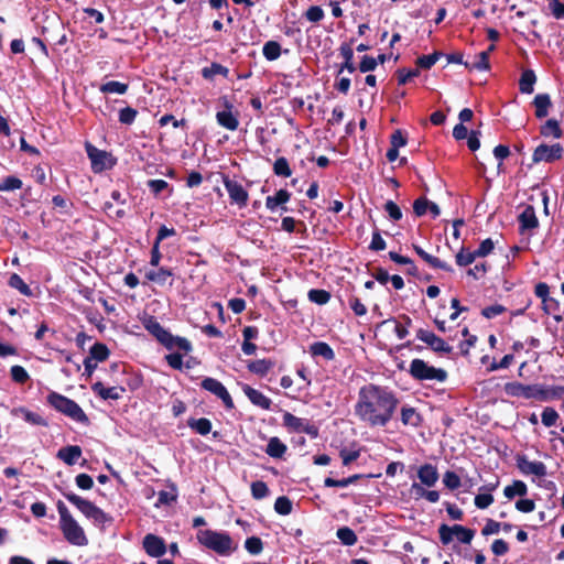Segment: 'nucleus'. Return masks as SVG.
I'll return each mask as SVG.
<instances>
[{"instance_id": "nucleus-1", "label": "nucleus", "mask_w": 564, "mask_h": 564, "mask_svg": "<svg viewBox=\"0 0 564 564\" xmlns=\"http://www.w3.org/2000/svg\"><path fill=\"white\" fill-rule=\"evenodd\" d=\"M399 399L388 387L366 384L358 392L356 415L370 426H386L398 408Z\"/></svg>"}, {"instance_id": "nucleus-2", "label": "nucleus", "mask_w": 564, "mask_h": 564, "mask_svg": "<svg viewBox=\"0 0 564 564\" xmlns=\"http://www.w3.org/2000/svg\"><path fill=\"white\" fill-rule=\"evenodd\" d=\"M142 325L167 350H180L188 354L193 348L188 339L171 334L154 316L145 315L142 318Z\"/></svg>"}, {"instance_id": "nucleus-3", "label": "nucleus", "mask_w": 564, "mask_h": 564, "mask_svg": "<svg viewBox=\"0 0 564 564\" xmlns=\"http://www.w3.org/2000/svg\"><path fill=\"white\" fill-rule=\"evenodd\" d=\"M196 539L208 550L220 556H229L237 550V544L228 532L214 531L210 529L198 530Z\"/></svg>"}, {"instance_id": "nucleus-4", "label": "nucleus", "mask_w": 564, "mask_h": 564, "mask_svg": "<svg viewBox=\"0 0 564 564\" xmlns=\"http://www.w3.org/2000/svg\"><path fill=\"white\" fill-rule=\"evenodd\" d=\"M506 392L513 397L546 401L549 399L560 398L564 394V386L544 388L540 384L525 386L513 382L506 384Z\"/></svg>"}, {"instance_id": "nucleus-5", "label": "nucleus", "mask_w": 564, "mask_h": 564, "mask_svg": "<svg viewBox=\"0 0 564 564\" xmlns=\"http://www.w3.org/2000/svg\"><path fill=\"white\" fill-rule=\"evenodd\" d=\"M56 507L59 514V528L66 541L77 546L87 545L88 540L83 528L73 518L65 503L58 501Z\"/></svg>"}, {"instance_id": "nucleus-6", "label": "nucleus", "mask_w": 564, "mask_h": 564, "mask_svg": "<svg viewBox=\"0 0 564 564\" xmlns=\"http://www.w3.org/2000/svg\"><path fill=\"white\" fill-rule=\"evenodd\" d=\"M409 373L419 381L444 382L447 379L446 370L430 366L426 361L419 358L410 362Z\"/></svg>"}, {"instance_id": "nucleus-7", "label": "nucleus", "mask_w": 564, "mask_h": 564, "mask_svg": "<svg viewBox=\"0 0 564 564\" xmlns=\"http://www.w3.org/2000/svg\"><path fill=\"white\" fill-rule=\"evenodd\" d=\"M47 402L58 412L69 416L76 422L86 423L88 417L83 409L72 399L59 393L51 392L47 395Z\"/></svg>"}, {"instance_id": "nucleus-8", "label": "nucleus", "mask_w": 564, "mask_h": 564, "mask_svg": "<svg viewBox=\"0 0 564 564\" xmlns=\"http://www.w3.org/2000/svg\"><path fill=\"white\" fill-rule=\"evenodd\" d=\"M438 535L442 544L444 545H448L453 541L454 536L460 543L469 544L475 536V531L460 524H454L452 527L441 524L438 527Z\"/></svg>"}, {"instance_id": "nucleus-9", "label": "nucleus", "mask_w": 564, "mask_h": 564, "mask_svg": "<svg viewBox=\"0 0 564 564\" xmlns=\"http://www.w3.org/2000/svg\"><path fill=\"white\" fill-rule=\"evenodd\" d=\"M563 147L560 143H554L552 145L542 143L535 148L532 161L533 163L540 162H553L560 160L563 155Z\"/></svg>"}, {"instance_id": "nucleus-10", "label": "nucleus", "mask_w": 564, "mask_h": 564, "mask_svg": "<svg viewBox=\"0 0 564 564\" xmlns=\"http://www.w3.org/2000/svg\"><path fill=\"white\" fill-rule=\"evenodd\" d=\"M517 468L524 476H535L538 478L545 477L547 474L546 466L540 460H529L525 455H519L516 459Z\"/></svg>"}, {"instance_id": "nucleus-11", "label": "nucleus", "mask_w": 564, "mask_h": 564, "mask_svg": "<svg viewBox=\"0 0 564 564\" xmlns=\"http://www.w3.org/2000/svg\"><path fill=\"white\" fill-rule=\"evenodd\" d=\"M200 386L204 390H206V391L213 393L214 395H216L217 398H219L227 409L234 408V401H232L228 390L219 380H217L215 378L207 377L202 381Z\"/></svg>"}, {"instance_id": "nucleus-12", "label": "nucleus", "mask_w": 564, "mask_h": 564, "mask_svg": "<svg viewBox=\"0 0 564 564\" xmlns=\"http://www.w3.org/2000/svg\"><path fill=\"white\" fill-rule=\"evenodd\" d=\"M416 338L425 343L435 352L449 354L453 349L443 338L427 329H417Z\"/></svg>"}, {"instance_id": "nucleus-13", "label": "nucleus", "mask_w": 564, "mask_h": 564, "mask_svg": "<svg viewBox=\"0 0 564 564\" xmlns=\"http://www.w3.org/2000/svg\"><path fill=\"white\" fill-rule=\"evenodd\" d=\"M224 186L231 203L237 204L239 207L247 206L249 194L240 183L230 178H225Z\"/></svg>"}, {"instance_id": "nucleus-14", "label": "nucleus", "mask_w": 564, "mask_h": 564, "mask_svg": "<svg viewBox=\"0 0 564 564\" xmlns=\"http://www.w3.org/2000/svg\"><path fill=\"white\" fill-rule=\"evenodd\" d=\"M143 549L152 557H161L166 552V545L164 540L151 533L144 536Z\"/></svg>"}, {"instance_id": "nucleus-15", "label": "nucleus", "mask_w": 564, "mask_h": 564, "mask_svg": "<svg viewBox=\"0 0 564 564\" xmlns=\"http://www.w3.org/2000/svg\"><path fill=\"white\" fill-rule=\"evenodd\" d=\"M216 120L220 127L230 131L237 130L239 126L238 116L234 113L232 105L229 102H226L224 110L216 113Z\"/></svg>"}, {"instance_id": "nucleus-16", "label": "nucleus", "mask_w": 564, "mask_h": 564, "mask_svg": "<svg viewBox=\"0 0 564 564\" xmlns=\"http://www.w3.org/2000/svg\"><path fill=\"white\" fill-rule=\"evenodd\" d=\"M86 150L95 172L102 171L107 167L106 161L110 159V155L106 151L99 150L91 144H87Z\"/></svg>"}, {"instance_id": "nucleus-17", "label": "nucleus", "mask_w": 564, "mask_h": 564, "mask_svg": "<svg viewBox=\"0 0 564 564\" xmlns=\"http://www.w3.org/2000/svg\"><path fill=\"white\" fill-rule=\"evenodd\" d=\"M242 391L253 405L259 406L263 410H270L272 401L270 398L264 395L261 391H259L248 384H243Z\"/></svg>"}, {"instance_id": "nucleus-18", "label": "nucleus", "mask_w": 564, "mask_h": 564, "mask_svg": "<svg viewBox=\"0 0 564 564\" xmlns=\"http://www.w3.org/2000/svg\"><path fill=\"white\" fill-rule=\"evenodd\" d=\"M93 391L102 400H118L122 397L124 388L122 387H105L102 382L98 381L91 386Z\"/></svg>"}, {"instance_id": "nucleus-19", "label": "nucleus", "mask_w": 564, "mask_h": 564, "mask_svg": "<svg viewBox=\"0 0 564 564\" xmlns=\"http://www.w3.org/2000/svg\"><path fill=\"white\" fill-rule=\"evenodd\" d=\"M63 496L73 503L87 519L95 509L96 505L89 500L82 498L74 492H63Z\"/></svg>"}, {"instance_id": "nucleus-20", "label": "nucleus", "mask_w": 564, "mask_h": 564, "mask_svg": "<svg viewBox=\"0 0 564 564\" xmlns=\"http://www.w3.org/2000/svg\"><path fill=\"white\" fill-rule=\"evenodd\" d=\"M417 477L422 485L433 487L438 480L437 468L432 464H424L419 468Z\"/></svg>"}, {"instance_id": "nucleus-21", "label": "nucleus", "mask_w": 564, "mask_h": 564, "mask_svg": "<svg viewBox=\"0 0 564 564\" xmlns=\"http://www.w3.org/2000/svg\"><path fill=\"white\" fill-rule=\"evenodd\" d=\"M519 224H520V230H531L539 226V221L535 215L534 207L531 205H528L523 212L519 215Z\"/></svg>"}, {"instance_id": "nucleus-22", "label": "nucleus", "mask_w": 564, "mask_h": 564, "mask_svg": "<svg viewBox=\"0 0 564 564\" xmlns=\"http://www.w3.org/2000/svg\"><path fill=\"white\" fill-rule=\"evenodd\" d=\"M80 456L82 448L78 445H67L62 447L56 454V457L68 466L75 465Z\"/></svg>"}, {"instance_id": "nucleus-23", "label": "nucleus", "mask_w": 564, "mask_h": 564, "mask_svg": "<svg viewBox=\"0 0 564 564\" xmlns=\"http://www.w3.org/2000/svg\"><path fill=\"white\" fill-rule=\"evenodd\" d=\"M11 414L14 416L21 415L24 419V421L32 425H47L45 419H43L40 414L32 412L23 406L12 409Z\"/></svg>"}, {"instance_id": "nucleus-24", "label": "nucleus", "mask_w": 564, "mask_h": 564, "mask_svg": "<svg viewBox=\"0 0 564 564\" xmlns=\"http://www.w3.org/2000/svg\"><path fill=\"white\" fill-rule=\"evenodd\" d=\"M310 354L312 357H322L330 361L335 358L333 348L325 341H315L310 346Z\"/></svg>"}, {"instance_id": "nucleus-25", "label": "nucleus", "mask_w": 564, "mask_h": 564, "mask_svg": "<svg viewBox=\"0 0 564 564\" xmlns=\"http://www.w3.org/2000/svg\"><path fill=\"white\" fill-rule=\"evenodd\" d=\"M413 249L416 252V254L420 258H422L425 262H427L432 268L441 269L444 271H452L451 265H448L446 262L440 260L438 258L427 253L420 246H413Z\"/></svg>"}, {"instance_id": "nucleus-26", "label": "nucleus", "mask_w": 564, "mask_h": 564, "mask_svg": "<svg viewBox=\"0 0 564 564\" xmlns=\"http://www.w3.org/2000/svg\"><path fill=\"white\" fill-rule=\"evenodd\" d=\"M401 422L406 426L417 427L422 417L414 408L404 405L401 408Z\"/></svg>"}, {"instance_id": "nucleus-27", "label": "nucleus", "mask_w": 564, "mask_h": 564, "mask_svg": "<svg viewBox=\"0 0 564 564\" xmlns=\"http://www.w3.org/2000/svg\"><path fill=\"white\" fill-rule=\"evenodd\" d=\"M288 447L279 437H271L267 444L265 453L272 458H282Z\"/></svg>"}, {"instance_id": "nucleus-28", "label": "nucleus", "mask_w": 564, "mask_h": 564, "mask_svg": "<svg viewBox=\"0 0 564 564\" xmlns=\"http://www.w3.org/2000/svg\"><path fill=\"white\" fill-rule=\"evenodd\" d=\"M536 82L535 73L532 69L522 72L519 80V89L522 94H532Z\"/></svg>"}, {"instance_id": "nucleus-29", "label": "nucleus", "mask_w": 564, "mask_h": 564, "mask_svg": "<svg viewBox=\"0 0 564 564\" xmlns=\"http://www.w3.org/2000/svg\"><path fill=\"white\" fill-rule=\"evenodd\" d=\"M291 194L286 189H280L275 195L265 198V207L271 212H275L280 205L288 203Z\"/></svg>"}, {"instance_id": "nucleus-30", "label": "nucleus", "mask_w": 564, "mask_h": 564, "mask_svg": "<svg viewBox=\"0 0 564 564\" xmlns=\"http://www.w3.org/2000/svg\"><path fill=\"white\" fill-rule=\"evenodd\" d=\"M533 105L535 107V116L542 119L547 116L551 106V99L547 94H539L534 97Z\"/></svg>"}, {"instance_id": "nucleus-31", "label": "nucleus", "mask_w": 564, "mask_h": 564, "mask_svg": "<svg viewBox=\"0 0 564 564\" xmlns=\"http://www.w3.org/2000/svg\"><path fill=\"white\" fill-rule=\"evenodd\" d=\"M464 66L469 70H488L490 68L488 52H480L475 56L473 62L464 63Z\"/></svg>"}, {"instance_id": "nucleus-32", "label": "nucleus", "mask_w": 564, "mask_h": 564, "mask_svg": "<svg viewBox=\"0 0 564 564\" xmlns=\"http://www.w3.org/2000/svg\"><path fill=\"white\" fill-rule=\"evenodd\" d=\"M187 425L199 435H207L208 433L212 432V422L206 417H191L187 421Z\"/></svg>"}, {"instance_id": "nucleus-33", "label": "nucleus", "mask_w": 564, "mask_h": 564, "mask_svg": "<svg viewBox=\"0 0 564 564\" xmlns=\"http://www.w3.org/2000/svg\"><path fill=\"white\" fill-rule=\"evenodd\" d=\"M528 492V487L522 480H513V482L503 489V495L508 499H513L516 496L523 497Z\"/></svg>"}, {"instance_id": "nucleus-34", "label": "nucleus", "mask_w": 564, "mask_h": 564, "mask_svg": "<svg viewBox=\"0 0 564 564\" xmlns=\"http://www.w3.org/2000/svg\"><path fill=\"white\" fill-rule=\"evenodd\" d=\"M273 364L272 361L268 359H258L250 361L247 366L248 370L252 373L259 375V376H265L269 370L272 368Z\"/></svg>"}, {"instance_id": "nucleus-35", "label": "nucleus", "mask_w": 564, "mask_h": 564, "mask_svg": "<svg viewBox=\"0 0 564 564\" xmlns=\"http://www.w3.org/2000/svg\"><path fill=\"white\" fill-rule=\"evenodd\" d=\"M109 349L105 344L96 343L89 349L88 358H93L95 362L105 361L109 357Z\"/></svg>"}, {"instance_id": "nucleus-36", "label": "nucleus", "mask_w": 564, "mask_h": 564, "mask_svg": "<svg viewBox=\"0 0 564 564\" xmlns=\"http://www.w3.org/2000/svg\"><path fill=\"white\" fill-rule=\"evenodd\" d=\"M99 90L104 94L123 95L128 90V85L117 80H110L100 85Z\"/></svg>"}, {"instance_id": "nucleus-37", "label": "nucleus", "mask_w": 564, "mask_h": 564, "mask_svg": "<svg viewBox=\"0 0 564 564\" xmlns=\"http://www.w3.org/2000/svg\"><path fill=\"white\" fill-rule=\"evenodd\" d=\"M540 133L546 138L551 135L556 139L561 138L562 130L558 121L555 119H549L543 126H541Z\"/></svg>"}, {"instance_id": "nucleus-38", "label": "nucleus", "mask_w": 564, "mask_h": 564, "mask_svg": "<svg viewBox=\"0 0 564 564\" xmlns=\"http://www.w3.org/2000/svg\"><path fill=\"white\" fill-rule=\"evenodd\" d=\"M305 422V419L297 417L290 412L283 414V425L291 431L301 433Z\"/></svg>"}, {"instance_id": "nucleus-39", "label": "nucleus", "mask_w": 564, "mask_h": 564, "mask_svg": "<svg viewBox=\"0 0 564 564\" xmlns=\"http://www.w3.org/2000/svg\"><path fill=\"white\" fill-rule=\"evenodd\" d=\"M149 281L158 284H164L166 280L172 276V271L166 268H160L158 270H150L145 273Z\"/></svg>"}, {"instance_id": "nucleus-40", "label": "nucleus", "mask_w": 564, "mask_h": 564, "mask_svg": "<svg viewBox=\"0 0 564 564\" xmlns=\"http://www.w3.org/2000/svg\"><path fill=\"white\" fill-rule=\"evenodd\" d=\"M262 54L268 61H275L281 56V45L275 41H268L262 47Z\"/></svg>"}, {"instance_id": "nucleus-41", "label": "nucleus", "mask_w": 564, "mask_h": 564, "mask_svg": "<svg viewBox=\"0 0 564 564\" xmlns=\"http://www.w3.org/2000/svg\"><path fill=\"white\" fill-rule=\"evenodd\" d=\"M336 536L340 540L344 545L351 546L357 543V535L348 527H341L337 530Z\"/></svg>"}, {"instance_id": "nucleus-42", "label": "nucleus", "mask_w": 564, "mask_h": 564, "mask_svg": "<svg viewBox=\"0 0 564 564\" xmlns=\"http://www.w3.org/2000/svg\"><path fill=\"white\" fill-rule=\"evenodd\" d=\"M8 283L12 289L18 290L21 294H23L25 296L32 295V290L19 274H17V273L11 274Z\"/></svg>"}, {"instance_id": "nucleus-43", "label": "nucleus", "mask_w": 564, "mask_h": 564, "mask_svg": "<svg viewBox=\"0 0 564 564\" xmlns=\"http://www.w3.org/2000/svg\"><path fill=\"white\" fill-rule=\"evenodd\" d=\"M228 73H229L228 68L218 63H212V65L209 67H205L202 70V75L206 79H212L216 75H221L224 77H227Z\"/></svg>"}, {"instance_id": "nucleus-44", "label": "nucleus", "mask_w": 564, "mask_h": 564, "mask_svg": "<svg viewBox=\"0 0 564 564\" xmlns=\"http://www.w3.org/2000/svg\"><path fill=\"white\" fill-rule=\"evenodd\" d=\"M89 520H91L94 524L98 527H105L106 524L111 523L112 518L96 506L90 513Z\"/></svg>"}, {"instance_id": "nucleus-45", "label": "nucleus", "mask_w": 564, "mask_h": 564, "mask_svg": "<svg viewBox=\"0 0 564 564\" xmlns=\"http://www.w3.org/2000/svg\"><path fill=\"white\" fill-rule=\"evenodd\" d=\"M308 300L318 305H324L330 300V294L325 290L312 289L308 291Z\"/></svg>"}, {"instance_id": "nucleus-46", "label": "nucleus", "mask_w": 564, "mask_h": 564, "mask_svg": "<svg viewBox=\"0 0 564 564\" xmlns=\"http://www.w3.org/2000/svg\"><path fill=\"white\" fill-rule=\"evenodd\" d=\"M274 510L281 516H288L292 512V501L285 497H278L274 502Z\"/></svg>"}, {"instance_id": "nucleus-47", "label": "nucleus", "mask_w": 564, "mask_h": 564, "mask_svg": "<svg viewBox=\"0 0 564 564\" xmlns=\"http://www.w3.org/2000/svg\"><path fill=\"white\" fill-rule=\"evenodd\" d=\"M274 174L278 176L289 177L292 174L289 162L285 158H278L273 165Z\"/></svg>"}, {"instance_id": "nucleus-48", "label": "nucleus", "mask_w": 564, "mask_h": 564, "mask_svg": "<svg viewBox=\"0 0 564 564\" xmlns=\"http://www.w3.org/2000/svg\"><path fill=\"white\" fill-rule=\"evenodd\" d=\"M477 256L475 251H469L465 248H462L459 252L456 254V263L459 267H467L471 264L476 260Z\"/></svg>"}, {"instance_id": "nucleus-49", "label": "nucleus", "mask_w": 564, "mask_h": 564, "mask_svg": "<svg viewBox=\"0 0 564 564\" xmlns=\"http://www.w3.org/2000/svg\"><path fill=\"white\" fill-rule=\"evenodd\" d=\"M251 495L254 499L260 500L269 495V488L264 481L257 480L251 484Z\"/></svg>"}, {"instance_id": "nucleus-50", "label": "nucleus", "mask_w": 564, "mask_h": 564, "mask_svg": "<svg viewBox=\"0 0 564 564\" xmlns=\"http://www.w3.org/2000/svg\"><path fill=\"white\" fill-rule=\"evenodd\" d=\"M10 375L12 380L20 384L25 383L30 379L28 371L19 365L11 367Z\"/></svg>"}, {"instance_id": "nucleus-51", "label": "nucleus", "mask_w": 564, "mask_h": 564, "mask_svg": "<svg viewBox=\"0 0 564 564\" xmlns=\"http://www.w3.org/2000/svg\"><path fill=\"white\" fill-rule=\"evenodd\" d=\"M245 547L250 554L258 555L263 550V543L260 538L250 536L246 540Z\"/></svg>"}, {"instance_id": "nucleus-52", "label": "nucleus", "mask_w": 564, "mask_h": 564, "mask_svg": "<svg viewBox=\"0 0 564 564\" xmlns=\"http://www.w3.org/2000/svg\"><path fill=\"white\" fill-rule=\"evenodd\" d=\"M304 17L307 21L317 23L324 19L325 12L319 6H312L305 11Z\"/></svg>"}, {"instance_id": "nucleus-53", "label": "nucleus", "mask_w": 564, "mask_h": 564, "mask_svg": "<svg viewBox=\"0 0 564 564\" xmlns=\"http://www.w3.org/2000/svg\"><path fill=\"white\" fill-rule=\"evenodd\" d=\"M443 482L449 490H456L460 487L459 476L452 470H447L443 476Z\"/></svg>"}, {"instance_id": "nucleus-54", "label": "nucleus", "mask_w": 564, "mask_h": 564, "mask_svg": "<svg viewBox=\"0 0 564 564\" xmlns=\"http://www.w3.org/2000/svg\"><path fill=\"white\" fill-rule=\"evenodd\" d=\"M560 415L553 408H545L541 414L543 425L551 427L556 424Z\"/></svg>"}, {"instance_id": "nucleus-55", "label": "nucleus", "mask_w": 564, "mask_h": 564, "mask_svg": "<svg viewBox=\"0 0 564 564\" xmlns=\"http://www.w3.org/2000/svg\"><path fill=\"white\" fill-rule=\"evenodd\" d=\"M22 187V181L17 176H7L2 183H0V191L11 192L20 189Z\"/></svg>"}, {"instance_id": "nucleus-56", "label": "nucleus", "mask_w": 564, "mask_h": 564, "mask_svg": "<svg viewBox=\"0 0 564 564\" xmlns=\"http://www.w3.org/2000/svg\"><path fill=\"white\" fill-rule=\"evenodd\" d=\"M441 53H433L430 55H422L416 59V64L419 67L424 69H430L435 63L438 61Z\"/></svg>"}, {"instance_id": "nucleus-57", "label": "nucleus", "mask_w": 564, "mask_h": 564, "mask_svg": "<svg viewBox=\"0 0 564 564\" xmlns=\"http://www.w3.org/2000/svg\"><path fill=\"white\" fill-rule=\"evenodd\" d=\"M138 111L134 108L126 107L119 111V121L122 124H132L137 118Z\"/></svg>"}, {"instance_id": "nucleus-58", "label": "nucleus", "mask_w": 564, "mask_h": 564, "mask_svg": "<svg viewBox=\"0 0 564 564\" xmlns=\"http://www.w3.org/2000/svg\"><path fill=\"white\" fill-rule=\"evenodd\" d=\"M384 210L387 212L389 217L394 221H398L402 218V212L400 207L392 200H388L384 204Z\"/></svg>"}, {"instance_id": "nucleus-59", "label": "nucleus", "mask_w": 564, "mask_h": 564, "mask_svg": "<svg viewBox=\"0 0 564 564\" xmlns=\"http://www.w3.org/2000/svg\"><path fill=\"white\" fill-rule=\"evenodd\" d=\"M494 248H495V243H494L492 239L487 238L484 241H481L478 249L475 250V253H476L477 258L486 257L492 252Z\"/></svg>"}, {"instance_id": "nucleus-60", "label": "nucleus", "mask_w": 564, "mask_h": 564, "mask_svg": "<svg viewBox=\"0 0 564 564\" xmlns=\"http://www.w3.org/2000/svg\"><path fill=\"white\" fill-rule=\"evenodd\" d=\"M503 312H506V307L501 304H494V305H490V306H487L485 307L482 311H481V315L486 318H495L496 316L502 314Z\"/></svg>"}, {"instance_id": "nucleus-61", "label": "nucleus", "mask_w": 564, "mask_h": 564, "mask_svg": "<svg viewBox=\"0 0 564 564\" xmlns=\"http://www.w3.org/2000/svg\"><path fill=\"white\" fill-rule=\"evenodd\" d=\"M76 486L83 490H89L94 486V480L88 474H79L75 478Z\"/></svg>"}, {"instance_id": "nucleus-62", "label": "nucleus", "mask_w": 564, "mask_h": 564, "mask_svg": "<svg viewBox=\"0 0 564 564\" xmlns=\"http://www.w3.org/2000/svg\"><path fill=\"white\" fill-rule=\"evenodd\" d=\"M377 65L378 62L376 58L365 55L359 64V69L361 73H368L375 70Z\"/></svg>"}, {"instance_id": "nucleus-63", "label": "nucleus", "mask_w": 564, "mask_h": 564, "mask_svg": "<svg viewBox=\"0 0 564 564\" xmlns=\"http://www.w3.org/2000/svg\"><path fill=\"white\" fill-rule=\"evenodd\" d=\"M176 498H177V495L175 492L161 490L158 495L156 506H161V505L169 506L172 502H174L176 500Z\"/></svg>"}, {"instance_id": "nucleus-64", "label": "nucleus", "mask_w": 564, "mask_h": 564, "mask_svg": "<svg viewBox=\"0 0 564 564\" xmlns=\"http://www.w3.org/2000/svg\"><path fill=\"white\" fill-rule=\"evenodd\" d=\"M494 502L491 494H479L475 497V506L478 509H486Z\"/></svg>"}]
</instances>
